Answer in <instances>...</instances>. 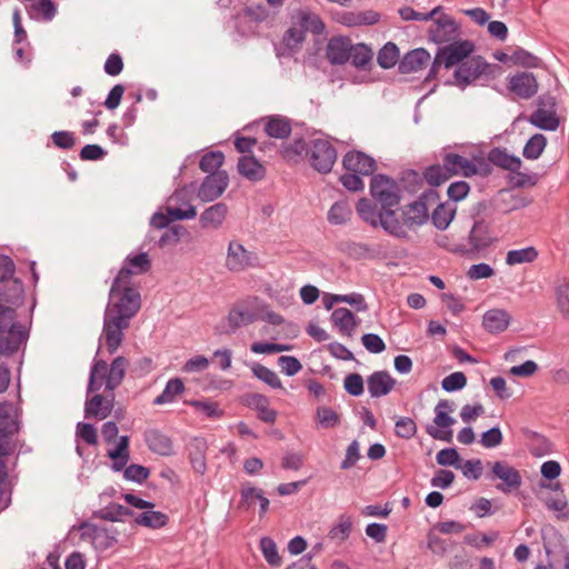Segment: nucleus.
I'll return each mask as SVG.
<instances>
[{
	"label": "nucleus",
	"instance_id": "obj_1",
	"mask_svg": "<svg viewBox=\"0 0 569 569\" xmlns=\"http://www.w3.org/2000/svg\"><path fill=\"white\" fill-rule=\"evenodd\" d=\"M371 201L360 198L356 203V211L360 219L372 228L386 231H396L400 226L396 222V212L402 199V191L398 182L385 173H376L370 181Z\"/></svg>",
	"mask_w": 569,
	"mask_h": 569
},
{
	"label": "nucleus",
	"instance_id": "obj_2",
	"mask_svg": "<svg viewBox=\"0 0 569 569\" xmlns=\"http://www.w3.org/2000/svg\"><path fill=\"white\" fill-rule=\"evenodd\" d=\"M140 308L141 295L130 282H121L113 296H111V289L109 290V302L103 315L102 336L110 355H113L121 346L124 339L123 330L129 328L130 320Z\"/></svg>",
	"mask_w": 569,
	"mask_h": 569
},
{
	"label": "nucleus",
	"instance_id": "obj_3",
	"mask_svg": "<svg viewBox=\"0 0 569 569\" xmlns=\"http://www.w3.org/2000/svg\"><path fill=\"white\" fill-rule=\"evenodd\" d=\"M439 193L435 189L423 191L417 200L401 207V213L396 212V222L400 229L393 231H386L389 236L397 239H407L408 230L421 227L428 222L430 213L427 207L428 201H436Z\"/></svg>",
	"mask_w": 569,
	"mask_h": 569
},
{
	"label": "nucleus",
	"instance_id": "obj_4",
	"mask_svg": "<svg viewBox=\"0 0 569 569\" xmlns=\"http://www.w3.org/2000/svg\"><path fill=\"white\" fill-rule=\"evenodd\" d=\"M28 336L26 327L18 321L17 311L0 303V358L16 353Z\"/></svg>",
	"mask_w": 569,
	"mask_h": 569
},
{
	"label": "nucleus",
	"instance_id": "obj_5",
	"mask_svg": "<svg viewBox=\"0 0 569 569\" xmlns=\"http://www.w3.org/2000/svg\"><path fill=\"white\" fill-rule=\"evenodd\" d=\"M473 170V161L455 152H446L442 164H431L425 168L423 178L431 187H439L453 176L461 174L470 178Z\"/></svg>",
	"mask_w": 569,
	"mask_h": 569
},
{
	"label": "nucleus",
	"instance_id": "obj_6",
	"mask_svg": "<svg viewBox=\"0 0 569 569\" xmlns=\"http://www.w3.org/2000/svg\"><path fill=\"white\" fill-rule=\"evenodd\" d=\"M500 71V66L487 62L482 56H471L455 70V81L447 83L456 84L461 90H465L478 79H495Z\"/></svg>",
	"mask_w": 569,
	"mask_h": 569
},
{
	"label": "nucleus",
	"instance_id": "obj_7",
	"mask_svg": "<svg viewBox=\"0 0 569 569\" xmlns=\"http://www.w3.org/2000/svg\"><path fill=\"white\" fill-rule=\"evenodd\" d=\"M338 158L335 146L326 139H312L307 160L310 167L321 174L331 172Z\"/></svg>",
	"mask_w": 569,
	"mask_h": 569
},
{
	"label": "nucleus",
	"instance_id": "obj_8",
	"mask_svg": "<svg viewBox=\"0 0 569 569\" xmlns=\"http://www.w3.org/2000/svg\"><path fill=\"white\" fill-rule=\"evenodd\" d=\"M452 411H455L453 401L447 399L439 400L437 406L435 407L433 422L436 427L428 425L426 427V432L433 439L451 442V427L456 423V419L449 415V412Z\"/></svg>",
	"mask_w": 569,
	"mask_h": 569
},
{
	"label": "nucleus",
	"instance_id": "obj_9",
	"mask_svg": "<svg viewBox=\"0 0 569 569\" xmlns=\"http://www.w3.org/2000/svg\"><path fill=\"white\" fill-rule=\"evenodd\" d=\"M493 240L490 223L485 219H477L469 231L468 244H458L451 251L468 256L475 254L489 248Z\"/></svg>",
	"mask_w": 569,
	"mask_h": 569
},
{
	"label": "nucleus",
	"instance_id": "obj_10",
	"mask_svg": "<svg viewBox=\"0 0 569 569\" xmlns=\"http://www.w3.org/2000/svg\"><path fill=\"white\" fill-rule=\"evenodd\" d=\"M151 266L152 262L147 252L128 254L123 260L122 267L111 283V296L118 291V287L121 282H130L132 276H139L149 272Z\"/></svg>",
	"mask_w": 569,
	"mask_h": 569
},
{
	"label": "nucleus",
	"instance_id": "obj_11",
	"mask_svg": "<svg viewBox=\"0 0 569 569\" xmlns=\"http://www.w3.org/2000/svg\"><path fill=\"white\" fill-rule=\"evenodd\" d=\"M491 470L487 473V478L491 481L499 479L502 482L497 485V489L503 493H509L512 490L520 488L522 483V477L513 466L506 461H495L489 463Z\"/></svg>",
	"mask_w": 569,
	"mask_h": 569
},
{
	"label": "nucleus",
	"instance_id": "obj_12",
	"mask_svg": "<svg viewBox=\"0 0 569 569\" xmlns=\"http://www.w3.org/2000/svg\"><path fill=\"white\" fill-rule=\"evenodd\" d=\"M475 49L476 46L471 40H455L447 46L439 47L436 53L440 56L443 67L450 69L469 59Z\"/></svg>",
	"mask_w": 569,
	"mask_h": 569
},
{
	"label": "nucleus",
	"instance_id": "obj_13",
	"mask_svg": "<svg viewBox=\"0 0 569 569\" xmlns=\"http://www.w3.org/2000/svg\"><path fill=\"white\" fill-rule=\"evenodd\" d=\"M507 89L517 98L529 100L537 94L539 84L532 72L520 71L508 77Z\"/></svg>",
	"mask_w": 569,
	"mask_h": 569
},
{
	"label": "nucleus",
	"instance_id": "obj_14",
	"mask_svg": "<svg viewBox=\"0 0 569 569\" xmlns=\"http://www.w3.org/2000/svg\"><path fill=\"white\" fill-rule=\"evenodd\" d=\"M229 186V174L227 171H218L207 174L198 188L197 196L204 202L218 199Z\"/></svg>",
	"mask_w": 569,
	"mask_h": 569
},
{
	"label": "nucleus",
	"instance_id": "obj_15",
	"mask_svg": "<svg viewBox=\"0 0 569 569\" xmlns=\"http://www.w3.org/2000/svg\"><path fill=\"white\" fill-rule=\"evenodd\" d=\"M342 167L348 172H356L367 177L375 174L377 162L363 151L349 150L342 158Z\"/></svg>",
	"mask_w": 569,
	"mask_h": 569
},
{
	"label": "nucleus",
	"instance_id": "obj_16",
	"mask_svg": "<svg viewBox=\"0 0 569 569\" xmlns=\"http://www.w3.org/2000/svg\"><path fill=\"white\" fill-rule=\"evenodd\" d=\"M257 257L248 251L241 243L232 240L228 246L226 267L232 272H240L254 266Z\"/></svg>",
	"mask_w": 569,
	"mask_h": 569
},
{
	"label": "nucleus",
	"instance_id": "obj_17",
	"mask_svg": "<svg viewBox=\"0 0 569 569\" xmlns=\"http://www.w3.org/2000/svg\"><path fill=\"white\" fill-rule=\"evenodd\" d=\"M458 33V24L448 14H442L435 19L429 28V39L435 43H446L452 41Z\"/></svg>",
	"mask_w": 569,
	"mask_h": 569
},
{
	"label": "nucleus",
	"instance_id": "obj_18",
	"mask_svg": "<svg viewBox=\"0 0 569 569\" xmlns=\"http://www.w3.org/2000/svg\"><path fill=\"white\" fill-rule=\"evenodd\" d=\"M143 440L148 449L162 457L174 455V446L170 436L157 428H149L143 432Z\"/></svg>",
	"mask_w": 569,
	"mask_h": 569
},
{
	"label": "nucleus",
	"instance_id": "obj_19",
	"mask_svg": "<svg viewBox=\"0 0 569 569\" xmlns=\"http://www.w3.org/2000/svg\"><path fill=\"white\" fill-rule=\"evenodd\" d=\"M309 146L303 136L296 133L291 141L281 143L279 153L288 163L298 164L307 159Z\"/></svg>",
	"mask_w": 569,
	"mask_h": 569
},
{
	"label": "nucleus",
	"instance_id": "obj_20",
	"mask_svg": "<svg viewBox=\"0 0 569 569\" xmlns=\"http://www.w3.org/2000/svg\"><path fill=\"white\" fill-rule=\"evenodd\" d=\"M241 402L246 407L256 410L258 419L266 423H274L277 411L270 408V400L262 393H246L241 397Z\"/></svg>",
	"mask_w": 569,
	"mask_h": 569
},
{
	"label": "nucleus",
	"instance_id": "obj_21",
	"mask_svg": "<svg viewBox=\"0 0 569 569\" xmlns=\"http://www.w3.org/2000/svg\"><path fill=\"white\" fill-rule=\"evenodd\" d=\"M351 50L352 43L348 37H332L328 41L326 57L332 66H341L350 60Z\"/></svg>",
	"mask_w": 569,
	"mask_h": 569
},
{
	"label": "nucleus",
	"instance_id": "obj_22",
	"mask_svg": "<svg viewBox=\"0 0 569 569\" xmlns=\"http://www.w3.org/2000/svg\"><path fill=\"white\" fill-rule=\"evenodd\" d=\"M197 216L194 206H189L188 209L176 208L173 206L167 207V213L156 212L150 219V224L158 229L168 228L172 221L193 219Z\"/></svg>",
	"mask_w": 569,
	"mask_h": 569
},
{
	"label": "nucleus",
	"instance_id": "obj_23",
	"mask_svg": "<svg viewBox=\"0 0 569 569\" xmlns=\"http://www.w3.org/2000/svg\"><path fill=\"white\" fill-rule=\"evenodd\" d=\"M397 381L387 370L375 371L367 377L368 391L372 398L387 396Z\"/></svg>",
	"mask_w": 569,
	"mask_h": 569
},
{
	"label": "nucleus",
	"instance_id": "obj_24",
	"mask_svg": "<svg viewBox=\"0 0 569 569\" xmlns=\"http://www.w3.org/2000/svg\"><path fill=\"white\" fill-rule=\"evenodd\" d=\"M430 60V53L425 48L408 51L398 63V71L402 74L422 70Z\"/></svg>",
	"mask_w": 569,
	"mask_h": 569
},
{
	"label": "nucleus",
	"instance_id": "obj_25",
	"mask_svg": "<svg viewBox=\"0 0 569 569\" xmlns=\"http://www.w3.org/2000/svg\"><path fill=\"white\" fill-rule=\"evenodd\" d=\"M0 303L16 311L24 303V288L20 279L13 278L0 289Z\"/></svg>",
	"mask_w": 569,
	"mask_h": 569
},
{
	"label": "nucleus",
	"instance_id": "obj_26",
	"mask_svg": "<svg viewBox=\"0 0 569 569\" xmlns=\"http://www.w3.org/2000/svg\"><path fill=\"white\" fill-rule=\"evenodd\" d=\"M296 26H299L305 34L309 31L316 36H321L326 30V24L319 14L309 9H298L293 13Z\"/></svg>",
	"mask_w": 569,
	"mask_h": 569
},
{
	"label": "nucleus",
	"instance_id": "obj_27",
	"mask_svg": "<svg viewBox=\"0 0 569 569\" xmlns=\"http://www.w3.org/2000/svg\"><path fill=\"white\" fill-rule=\"evenodd\" d=\"M489 161L503 170L516 172L521 168L522 161L519 157L508 153L507 149L493 147L488 152Z\"/></svg>",
	"mask_w": 569,
	"mask_h": 569
},
{
	"label": "nucleus",
	"instance_id": "obj_28",
	"mask_svg": "<svg viewBox=\"0 0 569 569\" xmlns=\"http://www.w3.org/2000/svg\"><path fill=\"white\" fill-rule=\"evenodd\" d=\"M264 132L274 139H287L292 132L291 120L281 114H273L266 118Z\"/></svg>",
	"mask_w": 569,
	"mask_h": 569
},
{
	"label": "nucleus",
	"instance_id": "obj_29",
	"mask_svg": "<svg viewBox=\"0 0 569 569\" xmlns=\"http://www.w3.org/2000/svg\"><path fill=\"white\" fill-rule=\"evenodd\" d=\"M511 317L503 309H490L482 317V326L489 333L503 332L509 323Z\"/></svg>",
	"mask_w": 569,
	"mask_h": 569
},
{
	"label": "nucleus",
	"instance_id": "obj_30",
	"mask_svg": "<svg viewBox=\"0 0 569 569\" xmlns=\"http://www.w3.org/2000/svg\"><path fill=\"white\" fill-rule=\"evenodd\" d=\"M237 168L238 172L250 181H260L266 176V168L252 156H241Z\"/></svg>",
	"mask_w": 569,
	"mask_h": 569
},
{
	"label": "nucleus",
	"instance_id": "obj_31",
	"mask_svg": "<svg viewBox=\"0 0 569 569\" xmlns=\"http://www.w3.org/2000/svg\"><path fill=\"white\" fill-rule=\"evenodd\" d=\"M228 213V207L224 202H218L207 208L200 214V224L203 229H218L224 221Z\"/></svg>",
	"mask_w": 569,
	"mask_h": 569
},
{
	"label": "nucleus",
	"instance_id": "obj_32",
	"mask_svg": "<svg viewBox=\"0 0 569 569\" xmlns=\"http://www.w3.org/2000/svg\"><path fill=\"white\" fill-rule=\"evenodd\" d=\"M332 323L339 328L342 335L351 336L359 319L348 308H337L330 317Z\"/></svg>",
	"mask_w": 569,
	"mask_h": 569
},
{
	"label": "nucleus",
	"instance_id": "obj_33",
	"mask_svg": "<svg viewBox=\"0 0 569 569\" xmlns=\"http://www.w3.org/2000/svg\"><path fill=\"white\" fill-rule=\"evenodd\" d=\"M129 360L123 356L116 357L108 371L106 391H114L122 382Z\"/></svg>",
	"mask_w": 569,
	"mask_h": 569
},
{
	"label": "nucleus",
	"instance_id": "obj_34",
	"mask_svg": "<svg viewBox=\"0 0 569 569\" xmlns=\"http://www.w3.org/2000/svg\"><path fill=\"white\" fill-rule=\"evenodd\" d=\"M529 122L533 127L545 131H556L560 126V118L556 111H545L536 109L529 117Z\"/></svg>",
	"mask_w": 569,
	"mask_h": 569
},
{
	"label": "nucleus",
	"instance_id": "obj_35",
	"mask_svg": "<svg viewBox=\"0 0 569 569\" xmlns=\"http://www.w3.org/2000/svg\"><path fill=\"white\" fill-rule=\"evenodd\" d=\"M110 416V409L106 406V399L102 395L96 393L87 398L84 402V418L103 420Z\"/></svg>",
	"mask_w": 569,
	"mask_h": 569
},
{
	"label": "nucleus",
	"instance_id": "obj_36",
	"mask_svg": "<svg viewBox=\"0 0 569 569\" xmlns=\"http://www.w3.org/2000/svg\"><path fill=\"white\" fill-rule=\"evenodd\" d=\"M457 208L447 202L439 203L431 212L429 219L438 230H446L455 219Z\"/></svg>",
	"mask_w": 569,
	"mask_h": 569
},
{
	"label": "nucleus",
	"instance_id": "obj_37",
	"mask_svg": "<svg viewBox=\"0 0 569 569\" xmlns=\"http://www.w3.org/2000/svg\"><path fill=\"white\" fill-rule=\"evenodd\" d=\"M134 523L150 529H160L169 523V516L162 511L146 509L134 518Z\"/></svg>",
	"mask_w": 569,
	"mask_h": 569
},
{
	"label": "nucleus",
	"instance_id": "obj_38",
	"mask_svg": "<svg viewBox=\"0 0 569 569\" xmlns=\"http://www.w3.org/2000/svg\"><path fill=\"white\" fill-rule=\"evenodd\" d=\"M133 515L134 512L130 508L114 502L93 512L94 518L112 522L123 521L124 517H132Z\"/></svg>",
	"mask_w": 569,
	"mask_h": 569
},
{
	"label": "nucleus",
	"instance_id": "obj_39",
	"mask_svg": "<svg viewBox=\"0 0 569 569\" xmlns=\"http://www.w3.org/2000/svg\"><path fill=\"white\" fill-rule=\"evenodd\" d=\"M292 26L283 33L281 43L289 51V53L296 52L306 40L303 30L296 26V18L291 16Z\"/></svg>",
	"mask_w": 569,
	"mask_h": 569
},
{
	"label": "nucleus",
	"instance_id": "obj_40",
	"mask_svg": "<svg viewBox=\"0 0 569 569\" xmlns=\"http://www.w3.org/2000/svg\"><path fill=\"white\" fill-rule=\"evenodd\" d=\"M373 52L366 43L352 44L350 53L351 64L359 70H369Z\"/></svg>",
	"mask_w": 569,
	"mask_h": 569
},
{
	"label": "nucleus",
	"instance_id": "obj_41",
	"mask_svg": "<svg viewBox=\"0 0 569 569\" xmlns=\"http://www.w3.org/2000/svg\"><path fill=\"white\" fill-rule=\"evenodd\" d=\"M340 250L355 260L376 257L373 249L363 242L345 241L340 243Z\"/></svg>",
	"mask_w": 569,
	"mask_h": 569
},
{
	"label": "nucleus",
	"instance_id": "obj_42",
	"mask_svg": "<svg viewBox=\"0 0 569 569\" xmlns=\"http://www.w3.org/2000/svg\"><path fill=\"white\" fill-rule=\"evenodd\" d=\"M241 500L238 505V508L244 507V501H248V498H256L259 500L260 509L259 515L260 517L264 516L269 509L270 501L268 498L263 496V492L261 489H258L256 487H251L248 483L243 485L240 489Z\"/></svg>",
	"mask_w": 569,
	"mask_h": 569
},
{
	"label": "nucleus",
	"instance_id": "obj_43",
	"mask_svg": "<svg viewBox=\"0 0 569 569\" xmlns=\"http://www.w3.org/2000/svg\"><path fill=\"white\" fill-rule=\"evenodd\" d=\"M541 487H548L551 490L560 491V495H558L555 498H548L546 499V506L549 510L559 511L558 515L559 519H568L569 518V511L567 510V499L563 495V491L561 490V486L559 482H556L553 485H541Z\"/></svg>",
	"mask_w": 569,
	"mask_h": 569
},
{
	"label": "nucleus",
	"instance_id": "obj_44",
	"mask_svg": "<svg viewBox=\"0 0 569 569\" xmlns=\"http://www.w3.org/2000/svg\"><path fill=\"white\" fill-rule=\"evenodd\" d=\"M399 48L389 41L378 51L377 62L382 69H390L399 63Z\"/></svg>",
	"mask_w": 569,
	"mask_h": 569
},
{
	"label": "nucleus",
	"instance_id": "obj_45",
	"mask_svg": "<svg viewBox=\"0 0 569 569\" xmlns=\"http://www.w3.org/2000/svg\"><path fill=\"white\" fill-rule=\"evenodd\" d=\"M183 391V381L180 378H172L167 382L163 391L154 398L153 405L170 403L174 400L176 396L181 395Z\"/></svg>",
	"mask_w": 569,
	"mask_h": 569
},
{
	"label": "nucleus",
	"instance_id": "obj_46",
	"mask_svg": "<svg viewBox=\"0 0 569 569\" xmlns=\"http://www.w3.org/2000/svg\"><path fill=\"white\" fill-rule=\"evenodd\" d=\"M538 250L532 246L522 249L510 250L507 252L506 263L508 266L530 263L538 258Z\"/></svg>",
	"mask_w": 569,
	"mask_h": 569
},
{
	"label": "nucleus",
	"instance_id": "obj_47",
	"mask_svg": "<svg viewBox=\"0 0 569 569\" xmlns=\"http://www.w3.org/2000/svg\"><path fill=\"white\" fill-rule=\"evenodd\" d=\"M547 146V138L542 133H535L526 142L522 156L528 160L538 159Z\"/></svg>",
	"mask_w": 569,
	"mask_h": 569
},
{
	"label": "nucleus",
	"instance_id": "obj_48",
	"mask_svg": "<svg viewBox=\"0 0 569 569\" xmlns=\"http://www.w3.org/2000/svg\"><path fill=\"white\" fill-rule=\"evenodd\" d=\"M224 162V154L222 151L216 150V151H208L206 152L200 161H199V168L201 171L211 174L216 173L220 170V167Z\"/></svg>",
	"mask_w": 569,
	"mask_h": 569
},
{
	"label": "nucleus",
	"instance_id": "obj_49",
	"mask_svg": "<svg viewBox=\"0 0 569 569\" xmlns=\"http://www.w3.org/2000/svg\"><path fill=\"white\" fill-rule=\"evenodd\" d=\"M251 371L256 378L263 381L269 387L273 389H283L280 378L268 367L256 362L252 365Z\"/></svg>",
	"mask_w": 569,
	"mask_h": 569
},
{
	"label": "nucleus",
	"instance_id": "obj_50",
	"mask_svg": "<svg viewBox=\"0 0 569 569\" xmlns=\"http://www.w3.org/2000/svg\"><path fill=\"white\" fill-rule=\"evenodd\" d=\"M351 216L352 210L348 202L337 201L331 206L328 212V220L332 224H343L350 220Z\"/></svg>",
	"mask_w": 569,
	"mask_h": 569
},
{
	"label": "nucleus",
	"instance_id": "obj_51",
	"mask_svg": "<svg viewBox=\"0 0 569 569\" xmlns=\"http://www.w3.org/2000/svg\"><path fill=\"white\" fill-rule=\"evenodd\" d=\"M510 61L515 66L522 68H538L541 64V59L533 53L525 50L523 48H517L510 54Z\"/></svg>",
	"mask_w": 569,
	"mask_h": 569
},
{
	"label": "nucleus",
	"instance_id": "obj_52",
	"mask_svg": "<svg viewBox=\"0 0 569 569\" xmlns=\"http://www.w3.org/2000/svg\"><path fill=\"white\" fill-rule=\"evenodd\" d=\"M316 420L325 429L335 428L340 425V416L331 407L327 406L317 408Z\"/></svg>",
	"mask_w": 569,
	"mask_h": 569
},
{
	"label": "nucleus",
	"instance_id": "obj_53",
	"mask_svg": "<svg viewBox=\"0 0 569 569\" xmlns=\"http://www.w3.org/2000/svg\"><path fill=\"white\" fill-rule=\"evenodd\" d=\"M188 405L207 418L217 419L224 415V411L219 408L218 403L210 400H190Z\"/></svg>",
	"mask_w": 569,
	"mask_h": 569
},
{
	"label": "nucleus",
	"instance_id": "obj_54",
	"mask_svg": "<svg viewBox=\"0 0 569 569\" xmlns=\"http://www.w3.org/2000/svg\"><path fill=\"white\" fill-rule=\"evenodd\" d=\"M260 549L266 561L270 566H280L282 562V558L278 553L277 545L270 537H262L260 539Z\"/></svg>",
	"mask_w": 569,
	"mask_h": 569
},
{
	"label": "nucleus",
	"instance_id": "obj_55",
	"mask_svg": "<svg viewBox=\"0 0 569 569\" xmlns=\"http://www.w3.org/2000/svg\"><path fill=\"white\" fill-rule=\"evenodd\" d=\"M206 443L200 440H196L193 450L189 452V460L193 470L200 475H203L207 469L206 457H204Z\"/></svg>",
	"mask_w": 569,
	"mask_h": 569
},
{
	"label": "nucleus",
	"instance_id": "obj_56",
	"mask_svg": "<svg viewBox=\"0 0 569 569\" xmlns=\"http://www.w3.org/2000/svg\"><path fill=\"white\" fill-rule=\"evenodd\" d=\"M436 461L442 467L461 468V457L456 448L441 449L436 456Z\"/></svg>",
	"mask_w": 569,
	"mask_h": 569
},
{
	"label": "nucleus",
	"instance_id": "obj_57",
	"mask_svg": "<svg viewBox=\"0 0 569 569\" xmlns=\"http://www.w3.org/2000/svg\"><path fill=\"white\" fill-rule=\"evenodd\" d=\"M187 233L188 230L183 226L173 224L171 227H168L160 237L158 246L160 248H164L168 244H177L181 240V237Z\"/></svg>",
	"mask_w": 569,
	"mask_h": 569
},
{
	"label": "nucleus",
	"instance_id": "obj_58",
	"mask_svg": "<svg viewBox=\"0 0 569 569\" xmlns=\"http://www.w3.org/2000/svg\"><path fill=\"white\" fill-rule=\"evenodd\" d=\"M256 320V316L249 311H242L237 308H232L228 315V323L231 331H236L242 325L252 323Z\"/></svg>",
	"mask_w": 569,
	"mask_h": 569
},
{
	"label": "nucleus",
	"instance_id": "obj_59",
	"mask_svg": "<svg viewBox=\"0 0 569 569\" xmlns=\"http://www.w3.org/2000/svg\"><path fill=\"white\" fill-rule=\"evenodd\" d=\"M395 433L401 439H411L417 433V425L409 417H401L395 423Z\"/></svg>",
	"mask_w": 569,
	"mask_h": 569
},
{
	"label": "nucleus",
	"instance_id": "obj_60",
	"mask_svg": "<svg viewBox=\"0 0 569 569\" xmlns=\"http://www.w3.org/2000/svg\"><path fill=\"white\" fill-rule=\"evenodd\" d=\"M467 385V377L463 372L457 371L445 377L441 387L447 392H455L463 389Z\"/></svg>",
	"mask_w": 569,
	"mask_h": 569
},
{
	"label": "nucleus",
	"instance_id": "obj_61",
	"mask_svg": "<svg viewBox=\"0 0 569 569\" xmlns=\"http://www.w3.org/2000/svg\"><path fill=\"white\" fill-rule=\"evenodd\" d=\"M343 388L352 397H359L365 391L363 378L360 373H349L343 380Z\"/></svg>",
	"mask_w": 569,
	"mask_h": 569
},
{
	"label": "nucleus",
	"instance_id": "obj_62",
	"mask_svg": "<svg viewBox=\"0 0 569 569\" xmlns=\"http://www.w3.org/2000/svg\"><path fill=\"white\" fill-rule=\"evenodd\" d=\"M352 529V521L350 517L341 516L338 525L332 527L329 531L330 539H339L345 541L349 538Z\"/></svg>",
	"mask_w": 569,
	"mask_h": 569
},
{
	"label": "nucleus",
	"instance_id": "obj_63",
	"mask_svg": "<svg viewBox=\"0 0 569 569\" xmlns=\"http://www.w3.org/2000/svg\"><path fill=\"white\" fill-rule=\"evenodd\" d=\"M470 192V184L465 180L455 181L449 184L447 196L449 200L459 202L467 198Z\"/></svg>",
	"mask_w": 569,
	"mask_h": 569
},
{
	"label": "nucleus",
	"instance_id": "obj_64",
	"mask_svg": "<svg viewBox=\"0 0 569 569\" xmlns=\"http://www.w3.org/2000/svg\"><path fill=\"white\" fill-rule=\"evenodd\" d=\"M149 475L150 470L147 467L137 463L129 465L123 472V477L127 480L137 483H142L143 481H146Z\"/></svg>",
	"mask_w": 569,
	"mask_h": 569
}]
</instances>
